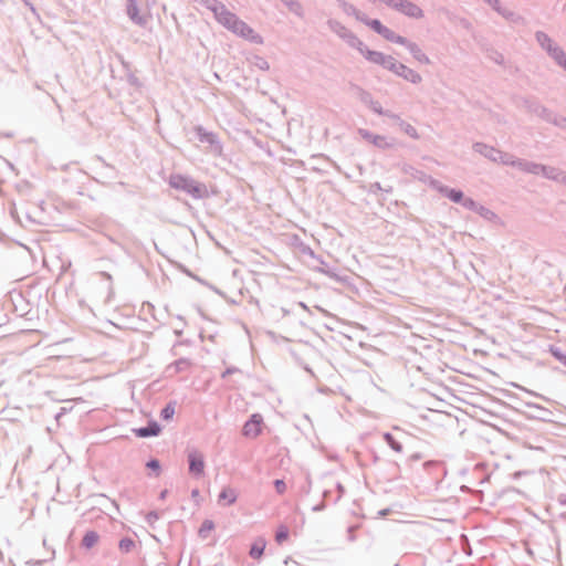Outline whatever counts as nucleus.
Here are the masks:
<instances>
[{
	"instance_id": "nucleus-12",
	"label": "nucleus",
	"mask_w": 566,
	"mask_h": 566,
	"mask_svg": "<svg viewBox=\"0 0 566 566\" xmlns=\"http://www.w3.org/2000/svg\"><path fill=\"white\" fill-rule=\"evenodd\" d=\"M551 55L555 59V61L566 70V54L565 52L557 48V46H554L551 51H549Z\"/></svg>"
},
{
	"instance_id": "nucleus-3",
	"label": "nucleus",
	"mask_w": 566,
	"mask_h": 566,
	"mask_svg": "<svg viewBox=\"0 0 566 566\" xmlns=\"http://www.w3.org/2000/svg\"><path fill=\"white\" fill-rule=\"evenodd\" d=\"M388 6L399 10L410 18H421L422 10L415 3L408 0H384Z\"/></svg>"
},
{
	"instance_id": "nucleus-14",
	"label": "nucleus",
	"mask_w": 566,
	"mask_h": 566,
	"mask_svg": "<svg viewBox=\"0 0 566 566\" xmlns=\"http://www.w3.org/2000/svg\"><path fill=\"white\" fill-rule=\"evenodd\" d=\"M99 539V536L96 532L90 531L83 537V545L86 548H92Z\"/></svg>"
},
{
	"instance_id": "nucleus-26",
	"label": "nucleus",
	"mask_w": 566,
	"mask_h": 566,
	"mask_svg": "<svg viewBox=\"0 0 566 566\" xmlns=\"http://www.w3.org/2000/svg\"><path fill=\"white\" fill-rule=\"evenodd\" d=\"M373 142H374V144H375V145H377V146H382V145H385V139H384L382 137H380V136H376V137L374 138V140H373Z\"/></svg>"
},
{
	"instance_id": "nucleus-17",
	"label": "nucleus",
	"mask_w": 566,
	"mask_h": 566,
	"mask_svg": "<svg viewBox=\"0 0 566 566\" xmlns=\"http://www.w3.org/2000/svg\"><path fill=\"white\" fill-rule=\"evenodd\" d=\"M536 38L541 45L544 46L548 52L553 49L552 40L548 38L547 34L538 32L536 34Z\"/></svg>"
},
{
	"instance_id": "nucleus-15",
	"label": "nucleus",
	"mask_w": 566,
	"mask_h": 566,
	"mask_svg": "<svg viewBox=\"0 0 566 566\" xmlns=\"http://www.w3.org/2000/svg\"><path fill=\"white\" fill-rule=\"evenodd\" d=\"M214 528V523L210 520H206L203 521V523L201 524L200 528H199V535L202 537V538H206L209 533H211Z\"/></svg>"
},
{
	"instance_id": "nucleus-9",
	"label": "nucleus",
	"mask_w": 566,
	"mask_h": 566,
	"mask_svg": "<svg viewBox=\"0 0 566 566\" xmlns=\"http://www.w3.org/2000/svg\"><path fill=\"white\" fill-rule=\"evenodd\" d=\"M134 432L140 438L157 436L160 432V427L157 422H151L146 428L135 429Z\"/></svg>"
},
{
	"instance_id": "nucleus-13",
	"label": "nucleus",
	"mask_w": 566,
	"mask_h": 566,
	"mask_svg": "<svg viewBox=\"0 0 566 566\" xmlns=\"http://www.w3.org/2000/svg\"><path fill=\"white\" fill-rule=\"evenodd\" d=\"M264 548L265 542L263 539L256 541L250 549V556L255 559L260 558L263 555Z\"/></svg>"
},
{
	"instance_id": "nucleus-25",
	"label": "nucleus",
	"mask_w": 566,
	"mask_h": 566,
	"mask_svg": "<svg viewBox=\"0 0 566 566\" xmlns=\"http://www.w3.org/2000/svg\"><path fill=\"white\" fill-rule=\"evenodd\" d=\"M406 133L411 135L412 137H417L416 129L412 126H410V125H407Z\"/></svg>"
},
{
	"instance_id": "nucleus-30",
	"label": "nucleus",
	"mask_w": 566,
	"mask_h": 566,
	"mask_svg": "<svg viewBox=\"0 0 566 566\" xmlns=\"http://www.w3.org/2000/svg\"><path fill=\"white\" fill-rule=\"evenodd\" d=\"M564 363H565V365H566V358L564 359Z\"/></svg>"
},
{
	"instance_id": "nucleus-2",
	"label": "nucleus",
	"mask_w": 566,
	"mask_h": 566,
	"mask_svg": "<svg viewBox=\"0 0 566 566\" xmlns=\"http://www.w3.org/2000/svg\"><path fill=\"white\" fill-rule=\"evenodd\" d=\"M358 50L368 61L382 65L392 72H398L396 70L397 61L392 56L385 55L378 51L369 50L365 48L361 42L359 43Z\"/></svg>"
},
{
	"instance_id": "nucleus-16",
	"label": "nucleus",
	"mask_w": 566,
	"mask_h": 566,
	"mask_svg": "<svg viewBox=\"0 0 566 566\" xmlns=\"http://www.w3.org/2000/svg\"><path fill=\"white\" fill-rule=\"evenodd\" d=\"M290 536L289 528L285 525H281L277 527L276 534H275V541L279 544H282L283 542L287 541Z\"/></svg>"
},
{
	"instance_id": "nucleus-6",
	"label": "nucleus",
	"mask_w": 566,
	"mask_h": 566,
	"mask_svg": "<svg viewBox=\"0 0 566 566\" xmlns=\"http://www.w3.org/2000/svg\"><path fill=\"white\" fill-rule=\"evenodd\" d=\"M230 31H232L234 34L247 39L251 41H259V35L253 31L252 28H250L244 21L238 20L233 23V25L230 28Z\"/></svg>"
},
{
	"instance_id": "nucleus-28",
	"label": "nucleus",
	"mask_w": 566,
	"mask_h": 566,
	"mask_svg": "<svg viewBox=\"0 0 566 566\" xmlns=\"http://www.w3.org/2000/svg\"><path fill=\"white\" fill-rule=\"evenodd\" d=\"M354 532H355V527H349L348 528V533H349V538L350 539H354Z\"/></svg>"
},
{
	"instance_id": "nucleus-21",
	"label": "nucleus",
	"mask_w": 566,
	"mask_h": 566,
	"mask_svg": "<svg viewBox=\"0 0 566 566\" xmlns=\"http://www.w3.org/2000/svg\"><path fill=\"white\" fill-rule=\"evenodd\" d=\"M365 23L379 34L381 33V30H384L385 28V25H382L379 20H365Z\"/></svg>"
},
{
	"instance_id": "nucleus-19",
	"label": "nucleus",
	"mask_w": 566,
	"mask_h": 566,
	"mask_svg": "<svg viewBox=\"0 0 566 566\" xmlns=\"http://www.w3.org/2000/svg\"><path fill=\"white\" fill-rule=\"evenodd\" d=\"M135 546V543L133 539L130 538H123L120 542H119V549L124 553H128L130 552Z\"/></svg>"
},
{
	"instance_id": "nucleus-4",
	"label": "nucleus",
	"mask_w": 566,
	"mask_h": 566,
	"mask_svg": "<svg viewBox=\"0 0 566 566\" xmlns=\"http://www.w3.org/2000/svg\"><path fill=\"white\" fill-rule=\"evenodd\" d=\"M211 10L214 13L216 19L218 22H220L223 27L230 30V28L233 25V23L238 20V17L230 12L223 4L217 3L214 7L211 8Z\"/></svg>"
},
{
	"instance_id": "nucleus-10",
	"label": "nucleus",
	"mask_w": 566,
	"mask_h": 566,
	"mask_svg": "<svg viewBox=\"0 0 566 566\" xmlns=\"http://www.w3.org/2000/svg\"><path fill=\"white\" fill-rule=\"evenodd\" d=\"M237 492L232 488H224L219 494V502L231 505L237 501Z\"/></svg>"
},
{
	"instance_id": "nucleus-29",
	"label": "nucleus",
	"mask_w": 566,
	"mask_h": 566,
	"mask_svg": "<svg viewBox=\"0 0 566 566\" xmlns=\"http://www.w3.org/2000/svg\"><path fill=\"white\" fill-rule=\"evenodd\" d=\"M198 494H199V491H198V490H195V491L192 492V495H193V496H198Z\"/></svg>"
},
{
	"instance_id": "nucleus-5",
	"label": "nucleus",
	"mask_w": 566,
	"mask_h": 566,
	"mask_svg": "<svg viewBox=\"0 0 566 566\" xmlns=\"http://www.w3.org/2000/svg\"><path fill=\"white\" fill-rule=\"evenodd\" d=\"M263 419L261 415H252L249 421L243 426V434L248 438L254 439L262 432Z\"/></svg>"
},
{
	"instance_id": "nucleus-11",
	"label": "nucleus",
	"mask_w": 566,
	"mask_h": 566,
	"mask_svg": "<svg viewBox=\"0 0 566 566\" xmlns=\"http://www.w3.org/2000/svg\"><path fill=\"white\" fill-rule=\"evenodd\" d=\"M386 40L388 41H392V42H396V43H399V44H403L406 45L407 44V41L405 38L400 36V35H397L394 31H391L390 29L388 28H384V30H381V33H380Z\"/></svg>"
},
{
	"instance_id": "nucleus-18",
	"label": "nucleus",
	"mask_w": 566,
	"mask_h": 566,
	"mask_svg": "<svg viewBox=\"0 0 566 566\" xmlns=\"http://www.w3.org/2000/svg\"><path fill=\"white\" fill-rule=\"evenodd\" d=\"M408 48L411 50V52H413L415 56L420 61V62H423V63H428L429 62V59L417 48L416 44H412V43H408L407 44Z\"/></svg>"
},
{
	"instance_id": "nucleus-22",
	"label": "nucleus",
	"mask_w": 566,
	"mask_h": 566,
	"mask_svg": "<svg viewBox=\"0 0 566 566\" xmlns=\"http://www.w3.org/2000/svg\"><path fill=\"white\" fill-rule=\"evenodd\" d=\"M447 196L454 202H459L463 198V193L461 191L454 190V189L447 190Z\"/></svg>"
},
{
	"instance_id": "nucleus-1",
	"label": "nucleus",
	"mask_w": 566,
	"mask_h": 566,
	"mask_svg": "<svg viewBox=\"0 0 566 566\" xmlns=\"http://www.w3.org/2000/svg\"><path fill=\"white\" fill-rule=\"evenodd\" d=\"M169 185L175 189H180L190 193L195 198H202L207 193V189L203 185L179 174L170 176Z\"/></svg>"
},
{
	"instance_id": "nucleus-7",
	"label": "nucleus",
	"mask_w": 566,
	"mask_h": 566,
	"mask_svg": "<svg viewBox=\"0 0 566 566\" xmlns=\"http://www.w3.org/2000/svg\"><path fill=\"white\" fill-rule=\"evenodd\" d=\"M189 471L195 475H202L205 471V461L202 454L193 451L189 453Z\"/></svg>"
},
{
	"instance_id": "nucleus-27",
	"label": "nucleus",
	"mask_w": 566,
	"mask_h": 566,
	"mask_svg": "<svg viewBox=\"0 0 566 566\" xmlns=\"http://www.w3.org/2000/svg\"><path fill=\"white\" fill-rule=\"evenodd\" d=\"M147 465L153 469H159V463L156 460L148 462Z\"/></svg>"
},
{
	"instance_id": "nucleus-24",
	"label": "nucleus",
	"mask_w": 566,
	"mask_h": 566,
	"mask_svg": "<svg viewBox=\"0 0 566 566\" xmlns=\"http://www.w3.org/2000/svg\"><path fill=\"white\" fill-rule=\"evenodd\" d=\"M274 486H275L277 493H280V494H283L286 490V485H285L284 481H282V480H276L274 482Z\"/></svg>"
},
{
	"instance_id": "nucleus-23",
	"label": "nucleus",
	"mask_w": 566,
	"mask_h": 566,
	"mask_svg": "<svg viewBox=\"0 0 566 566\" xmlns=\"http://www.w3.org/2000/svg\"><path fill=\"white\" fill-rule=\"evenodd\" d=\"M385 438L395 451H397V452L401 451V446L395 441V439L391 437V434L388 433L385 436Z\"/></svg>"
},
{
	"instance_id": "nucleus-20",
	"label": "nucleus",
	"mask_w": 566,
	"mask_h": 566,
	"mask_svg": "<svg viewBox=\"0 0 566 566\" xmlns=\"http://www.w3.org/2000/svg\"><path fill=\"white\" fill-rule=\"evenodd\" d=\"M175 415V406L172 403H168L163 410H161V418L165 420L172 419Z\"/></svg>"
},
{
	"instance_id": "nucleus-8",
	"label": "nucleus",
	"mask_w": 566,
	"mask_h": 566,
	"mask_svg": "<svg viewBox=\"0 0 566 566\" xmlns=\"http://www.w3.org/2000/svg\"><path fill=\"white\" fill-rule=\"evenodd\" d=\"M396 70L398 71V72H396L398 75L405 77L406 80H408L412 83H418L421 80V77L418 73H416L411 69H408L406 65L400 64L398 62H397Z\"/></svg>"
}]
</instances>
